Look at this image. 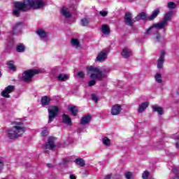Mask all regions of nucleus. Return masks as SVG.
Segmentation results:
<instances>
[{
    "mask_svg": "<svg viewBox=\"0 0 179 179\" xmlns=\"http://www.w3.org/2000/svg\"><path fill=\"white\" fill-rule=\"evenodd\" d=\"M15 9L13 10V16L19 17L20 12H27L29 9H41L45 6L43 0H24L23 2L16 1L14 3Z\"/></svg>",
    "mask_w": 179,
    "mask_h": 179,
    "instance_id": "f257e3e1",
    "label": "nucleus"
},
{
    "mask_svg": "<svg viewBox=\"0 0 179 179\" xmlns=\"http://www.w3.org/2000/svg\"><path fill=\"white\" fill-rule=\"evenodd\" d=\"M87 70L89 72H94L90 76L91 79H96V80H103L104 78H107V75L110 73V69L107 67L99 68L94 66L87 67Z\"/></svg>",
    "mask_w": 179,
    "mask_h": 179,
    "instance_id": "f03ea898",
    "label": "nucleus"
},
{
    "mask_svg": "<svg viewBox=\"0 0 179 179\" xmlns=\"http://www.w3.org/2000/svg\"><path fill=\"white\" fill-rule=\"evenodd\" d=\"M14 124L15 126L8 130L9 139H17V138L22 136L26 131V128H24L22 122H15Z\"/></svg>",
    "mask_w": 179,
    "mask_h": 179,
    "instance_id": "7ed1b4c3",
    "label": "nucleus"
},
{
    "mask_svg": "<svg viewBox=\"0 0 179 179\" xmlns=\"http://www.w3.org/2000/svg\"><path fill=\"white\" fill-rule=\"evenodd\" d=\"M43 72L44 71L41 69H29V70L25 71L23 73L22 79V80H24V82H30V80L33 79V76H34V75H38V73H43Z\"/></svg>",
    "mask_w": 179,
    "mask_h": 179,
    "instance_id": "20e7f679",
    "label": "nucleus"
},
{
    "mask_svg": "<svg viewBox=\"0 0 179 179\" xmlns=\"http://www.w3.org/2000/svg\"><path fill=\"white\" fill-rule=\"evenodd\" d=\"M164 26H162L160 22L154 24L152 27H150L146 31V34H156V41H160V35H159V30H162L164 29Z\"/></svg>",
    "mask_w": 179,
    "mask_h": 179,
    "instance_id": "39448f33",
    "label": "nucleus"
},
{
    "mask_svg": "<svg viewBox=\"0 0 179 179\" xmlns=\"http://www.w3.org/2000/svg\"><path fill=\"white\" fill-rule=\"evenodd\" d=\"M48 124H51L52 121L55 119V117L58 115V113L59 112V108L58 106H50L48 108Z\"/></svg>",
    "mask_w": 179,
    "mask_h": 179,
    "instance_id": "423d86ee",
    "label": "nucleus"
},
{
    "mask_svg": "<svg viewBox=\"0 0 179 179\" xmlns=\"http://www.w3.org/2000/svg\"><path fill=\"white\" fill-rule=\"evenodd\" d=\"M60 13L65 19H71L73 13V8L69 6H64L60 9Z\"/></svg>",
    "mask_w": 179,
    "mask_h": 179,
    "instance_id": "0eeeda50",
    "label": "nucleus"
},
{
    "mask_svg": "<svg viewBox=\"0 0 179 179\" xmlns=\"http://www.w3.org/2000/svg\"><path fill=\"white\" fill-rule=\"evenodd\" d=\"M108 52H110V49L106 48L103 49L102 51H101L96 58V61H98V62H103L107 59V56L108 55Z\"/></svg>",
    "mask_w": 179,
    "mask_h": 179,
    "instance_id": "6e6552de",
    "label": "nucleus"
},
{
    "mask_svg": "<svg viewBox=\"0 0 179 179\" xmlns=\"http://www.w3.org/2000/svg\"><path fill=\"white\" fill-rule=\"evenodd\" d=\"M136 22L135 18H132V14L131 13H126L124 15V23L127 26H130L132 27L134 24Z\"/></svg>",
    "mask_w": 179,
    "mask_h": 179,
    "instance_id": "1a4fd4ad",
    "label": "nucleus"
},
{
    "mask_svg": "<svg viewBox=\"0 0 179 179\" xmlns=\"http://www.w3.org/2000/svg\"><path fill=\"white\" fill-rule=\"evenodd\" d=\"M44 149H49V150H54L55 149V137L50 136L48 138Z\"/></svg>",
    "mask_w": 179,
    "mask_h": 179,
    "instance_id": "9d476101",
    "label": "nucleus"
},
{
    "mask_svg": "<svg viewBox=\"0 0 179 179\" xmlns=\"http://www.w3.org/2000/svg\"><path fill=\"white\" fill-rule=\"evenodd\" d=\"M173 17V11H169L165 14V16L164 17V20L160 21L159 22L161 23V26H164L166 27L167 26L169 22L171 20V17Z\"/></svg>",
    "mask_w": 179,
    "mask_h": 179,
    "instance_id": "9b49d317",
    "label": "nucleus"
},
{
    "mask_svg": "<svg viewBox=\"0 0 179 179\" xmlns=\"http://www.w3.org/2000/svg\"><path fill=\"white\" fill-rule=\"evenodd\" d=\"M15 90V86L13 85H8L7 87L5 88V90L1 92V96L3 97H6V99H9L10 97V95H9L10 93H12V92Z\"/></svg>",
    "mask_w": 179,
    "mask_h": 179,
    "instance_id": "f8f14e48",
    "label": "nucleus"
},
{
    "mask_svg": "<svg viewBox=\"0 0 179 179\" xmlns=\"http://www.w3.org/2000/svg\"><path fill=\"white\" fill-rule=\"evenodd\" d=\"M22 29H23V22H20L15 24V25L13 27V34H19L20 31H22Z\"/></svg>",
    "mask_w": 179,
    "mask_h": 179,
    "instance_id": "ddd939ff",
    "label": "nucleus"
},
{
    "mask_svg": "<svg viewBox=\"0 0 179 179\" xmlns=\"http://www.w3.org/2000/svg\"><path fill=\"white\" fill-rule=\"evenodd\" d=\"M164 55H166V52H164V50H162L161 55H159V57L157 62L158 69H163V64H164Z\"/></svg>",
    "mask_w": 179,
    "mask_h": 179,
    "instance_id": "4468645a",
    "label": "nucleus"
},
{
    "mask_svg": "<svg viewBox=\"0 0 179 179\" xmlns=\"http://www.w3.org/2000/svg\"><path fill=\"white\" fill-rule=\"evenodd\" d=\"M63 123L66 125H68L69 127L72 126V120L69 117V116L66 114H63L62 117Z\"/></svg>",
    "mask_w": 179,
    "mask_h": 179,
    "instance_id": "2eb2a0df",
    "label": "nucleus"
},
{
    "mask_svg": "<svg viewBox=\"0 0 179 179\" xmlns=\"http://www.w3.org/2000/svg\"><path fill=\"white\" fill-rule=\"evenodd\" d=\"M122 55L124 58H129L132 56V50L131 49L124 48L122 52Z\"/></svg>",
    "mask_w": 179,
    "mask_h": 179,
    "instance_id": "dca6fc26",
    "label": "nucleus"
},
{
    "mask_svg": "<svg viewBox=\"0 0 179 179\" xmlns=\"http://www.w3.org/2000/svg\"><path fill=\"white\" fill-rule=\"evenodd\" d=\"M121 113V106L120 105H115L112 107L111 114L112 115H118Z\"/></svg>",
    "mask_w": 179,
    "mask_h": 179,
    "instance_id": "f3484780",
    "label": "nucleus"
},
{
    "mask_svg": "<svg viewBox=\"0 0 179 179\" xmlns=\"http://www.w3.org/2000/svg\"><path fill=\"white\" fill-rule=\"evenodd\" d=\"M159 13H160V9L157 8L152 11V15L148 16L147 19L148 20H153V19H156V17H157Z\"/></svg>",
    "mask_w": 179,
    "mask_h": 179,
    "instance_id": "a211bd4d",
    "label": "nucleus"
},
{
    "mask_svg": "<svg viewBox=\"0 0 179 179\" xmlns=\"http://www.w3.org/2000/svg\"><path fill=\"white\" fill-rule=\"evenodd\" d=\"M92 120V116L90 115H85L81 118L80 124L81 125H86V124H89L90 120Z\"/></svg>",
    "mask_w": 179,
    "mask_h": 179,
    "instance_id": "6ab92c4d",
    "label": "nucleus"
},
{
    "mask_svg": "<svg viewBox=\"0 0 179 179\" xmlns=\"http://www.w3.org/2000/svg\"><path fill=\"white\" fill-rule=\"evenodd\" d=\"M57 80H59V82H65L68 80V79H69V76L64 73H60L57 75Z\"/></svg>",
    "mask_w": 179,
    "mask_h": 179,
    "instance_id": "aec40b11",
    "label": "nucleus"
},
{
    "mask_svg": "<svg viewBox=\"0 0 179 179\" xmlns=\"http://www.w3.org/2000/svg\"><path fill=\"white\" fill-rule=\"evenodd\" d=\"M101 32L105 36H108L110 35V27L107 24H103L101 27Z\"/></svg>",
    "mask_w": 179,
    "mask_h": 179,
    "instance_id": "412c9836",
    "label": "nucleus"
},
{
    "mask_svg": "<svg viewBox=\"0 0 179 179\" xmlns=\"http://www.w3.org/2000/svg\"><path fill=\"white\" fill-rule=\"evenodd\" d=\"M149 107V102H143L138 106V111L139 113H143L145 110H146V108Z\"/></svg>",
    "mask_w": 179,
    "mask_h": 179,
    "instance_id": "4be33fe9",
    "label": "nucleus"
},
{
    "mask_svg": "<svg viewBox=\"0 0 179 179\" xmlns=\"http://www.w3.org/2000/svg\"><path fill=\"white\" fill-rule=\"evenodd\" d=\"M36 34L40 37V38H45L47 37V32L43 29H38L36 31Z\"/></svg>",
    "mask_w": 179,
    "mask_h": 179,
    "instance_id": "5701e85b",
    "label": "nucleus"
},
{
    "mask_svg": "<svg viewBox=\"0 0 179 179\" xmlns=\"http://www.w3.org/2000/svg\"><path fill=\"white\" fill-rule=\"evenodd\" d=\"M152 109L155 113H157L159 115H163V108L157 106V105H154L152 106Z\"/></svg>",
    "mask_w": 179,
    "mask_h": 179,
    "instance_id": "b1692460",
    "label": "nucleus"
},
{
    "mask_svg": "<svg viewBox=\"0 0 179 179\" xmlns=\"http://www.w3.org/2000/svg\"><path fill=\"white\" fill-rule=\"evenodd\" d=\"M71 44L74 48H80V42L76 38H72Z\"/></svg>",
    "mask_w": 179,
    "mask_h": 179,
    "instance_id": "393cba45",
    "label": "nucleus"
},
{
    "mask_svg": "<svg viewBox=\"0 0 179 179\" xmlns=\"http://www.w3.org/2000/svg\"><path fill=\"white\" fill-rule=\"evenodd\" d=\"M8 68L10 71H13V72L16 71V66H15V62L8 61L7 62Z\"/></svg>",
    "mask_w": 179,
    "mask_h": 179,
    "instance_id": "a878e982",
    "label": "nucleus"
},
{
    "mask_svg": "<svg viewBox=\"0 0 179 179\" xmlns=\"http://www.w3.org/2000/svg\"><path fill=\"white\" fill-rule=\"evenodd\" d=\"M68 109L73 117H76V115H78V108L76 106H69Z\"/></svg>",
    "mask_w": 179,
    "mask_h": 179,
    "instance_id": "bb28decb",
    "label": "nucleus"
},
{
    "mask_svg": "<svg viewBox=\"0 0 179 179\" xmlns=\"http://www.w3.org/2000/svg\"><path fill=\"white\" fill-rule=\"evenodd\" d=\"M50 99L47 96H43L41 99L42 106H48L50 104Z\"/></svg>",
    "mask_w": 179,
    "mask_h": 179,
    "instance_id": "cd10ccee",
    "label": "nucleus"
},
{
    "mask_svg": "<svg viewBox=\"0 0 179 179\" xmlns=\"http://www.w3.org/2000/svg\"><path fill=\"white\" fill-rule=\"evenodd\" d=\"M146 17H148L146 16V14L145 13H141L135 17L136 22H138V20H145Z\"/></svg>",
    "mask_w": 179,
    "mask_h": 179,
    "instance_id": "c85d7f7f",
    "label": "nucleus"
},
{
    "mask_svg": "<svg viewBox=\"0 0 179 179\" xmlns=\"http://www.w3.org/2000/svg\"><path fill=\"white\" fill-rule=\"evenodd\" d=\"M26 48H24V45L23 43H20L16 47L17 52H24Z\"/></svg>",
    "mask_w": 179,
    "mask_h": 179,
    "instance_id": "c756f323",
    "label": "nucleus"
},
{
    "mask_svg": "<svg viewBox=\"0 0 179 179\" xmlns=\"http://www.w3.org/2000/svg\"><path fill=\"white\" fill-rule=\"evenodd\" d=\"M76 164H78V166H80V167H85V160L83 159L80 158V159H76L75 160Z\"/></svg>",
    "mask_w": 179,
    "mask_h": 179,
    "instance_id": "7c9ffc66",
    "label": "nucleus"
},
{
    "mask_svg": "<svg viewBox=\"0 0 179 179\" xmlns=\"http://www.w3.org/2000/svg\"><path fill=\"white\" fill-rule=\"evenodd\" d=\"M13 46V38H10L7 40L6 47L7 48H12Z\"/></svg>",
    "mask_w": 179,
    "mask_h": 179,
    "instance_id": "2f4dec72",
    "label": "nucleus"
},
{
    "mask_svg": "<svg viewBox=\"0 0 179 179\" xmlns=\"http://www.w3.org/2000/svg\"><path fill=\"white\" fill-rule=\"evenodd\" d=\"M172 138L173 139H175V141H178L176 143V149H179V136L177 134H173Z\"/></svg>",
    "mask_w": 179,
    "mask_h": 179,
    "instance_id": "473e14b6",
    "label": "nucleus"
},
{
    "mask_svg": "<svg viewBox=\"0 0 179 179\" xmlns=\"http://www.w3.org/2000/svg\"><path fill=\"white\" fill-rule=\"evenodd\" d=\"M103 143L106 146H110V145L111 144V141L109 139L108 137H104L103 139Z\"/></svg>",
    "mask_w": 179,
    "mask_h": 179,
    "instance_id": "72a5a7b5",
    "label": "nucleus"
},
{
    "mask_svg": "<svg viewBox=\"0 0 179 179\" xmlns=\"http://www.w3.org/2000/svg\"><path fill=\"white\" fill-rule=\"evenodd\" d=\"M167 8H169V9H176V8H177V6L175 4L174 2L170 1L167 4Z\"/></svg>",
    "mask_w": 179,
    "mask_h": 179,
    "instance_id": "f704fd0d",
    "label": "nucleus"
},
{
    "mask_svg": "<svg viewBox=\"0 0 179 179\" xmlns=\"http://www.w3.org/2000/svg\"><path fill=\"white\" fill-rule=\"evenodd\" d=\"M82 26H87L89 24V20L87 18H83L81 20Z\"/></svg>",
    "mask_w": 179,
    "mask_h": 179,
    "instance_id": "c9c22d12",
    "label": "nucleus"
},
{
    "mask_svg": "<svg viewBox=\"0 0 179 179\" xmlns=\"http://www.w3.org/2000/svg\"><path fill=\"white\" fill-rule=\"evenodd\" d=\"M155 80L158 83H162V75L157 73L155 75Z\"/></svg>",
    "mask_w": 179,
    "mask_h": 179,
    "instance_id": "e433bc0d",
    "label": "nucleus"
},
{
    "mask_svg": "<svg viewBox=\"0 0 179 179\" xmlns=\"http://www.w3.org/2000/svg\"><path fill=\"white\" fill-rule=\"evenodd\" d=\"M143 179H149V171H145L142 174Z\"/></svg>",
    "mask_w": 179,
    "mask_h": 179,
    "instance_id": "4c0bfd02",
    "label": "nucleus"
},
{
    "mask_svg": "<svg viewBox=\"0 0 179 179\" xmlns=\"http://www.w3.org/2000/svg\"><path fill=\"white\" fill-rule=\"evenodd\" d=\"M41 135L43 136H47V135H48V130L47 129L46 127L43 128L41 131Z\"/></svg>",
    "mask_w": 179,
    "mask_h": 179,
    "instance_id": "58836bf2",
    "label": "nucleus"
},
{
    "mask_svg": "<svg viewBox=\"0 0 179 179\" xmlns=\"http://www.w3.org/2000/svg\"><path fill=\"white\" fill-rule=\"evenodd\" d=\"M91 96H92V100H93V101H94L95 103H97V101H99V97H97L96 94H92Z\"/></svg>",
    "mask_w": 179,
    "mask_h": 179,
    "instance_id": "ea45409f",
    "label": "nucleus"
},
{
    "mask_svg": "<svg viewBox=\"0 0 179 179\" xmlns=\"http://www.w3.org/2000/svg\"><path fill=\"white\" fill-rule=\"evenodd\" d=\"M99 15L101 16H103V17H106V16H107V15H108V12L106 11V10H102L99 12Z\"/></svg>",
    "mask_w": 179,
    "mask_h": 179,
    "instance_id": "a19ab883",
    "label": "nucleus"
},
{
    "mask_svg": "<svg viewBox=\"0 0 179 179\" xmlns=\"http://www.w3.org/2000/svg\"><path fill=\"white\" fill-rule=\"evenodd\" d=\"M125 178L127 179H131L132 178V173L131 172H127L124 173Z\"/></svg>",
    "mask_w": 179,
    "mask_h": 179,
    "instance_id": "79ce46f5",
    "label": "nucleus"
},
{
    "mask_svg": "<svg viewBox=\"0 0 179 179\" xmlns=\"http://www.w3.org/2000/svg\"><path fill=\"white\" fill-rule=\"evenodd\" d=\"M96 85V80H91L89 83H88V85L89 86H94Z\"/></svg>",
    "mask_w": 179,
    "mask_h": 179,
    "instance_id": "37998d69",
    "label": "nucleus"
},
{
    "mask_svg": "<svg viewBox=\"0 0 179 179\" xmlns=\"http://www.w3.org/2000/svg\"><path fill=\"white\" fill-rule=\"evenodd\" d=\"M78 76L79 78H85V73H83V71H79L78 73Z\"/></svg>",
    "mask_w": 179,
    "mask_h": 179,
    "instance_id": "c03bdc74",
    "label": "nucleus"
},
{
    "mask_svg": "<svg viewBox=\"0 0 179 179\" xmlns=\"http://www.w3.org/2000/svg\"><path fill=\"white\" fill-rule=\"evenodd\" d=\"M47 167H48V169H52V167H54V165H52V164H47Z\"/></svg>",
    "mask_w": 179,
    "mask_h": 179,
    "instance_id": "a18cd8bd",
    "label": "nucleus"
},
{
    "mask_svg": "<svg viewBox=\"0 0 179 179\" xmlns=\"http://www.w3.org/2000/svg\"><path fill=\"white\" fill-rule=\"evenodd\" d=\"M2 167H3V163L0 160V171H2Z\"/></svg>",
    "mask_w": 179,
    "mask_h": 179,
    "instance_id": "49530a36",
    "label": "nucleus"
},
{
    "mask_svg": "<svg viewBox=\"0 0 179 179\" xmlns=\"http://www.w3.org/2000/svg\"><path fill=\"white\" fill-rule=\"evenodd\" d=\"M113 179H121V176L120 175H116L113 177Z\"/></svg>",
    "mask_w": 179,
    "mask_h": 179,
    "instance_id": "de8ad7c7",
    "label": "nucleus"
},
{
    "mask_svg": "<svg viewBox=\"0 0 179 179\" xmlns=\"http://www.w3.org/2000/svg\"><path fill=\"white\" fill-rule=\"evenodd\" d=\"M66 163H68V159L64 158V159H63V164H66Z\"/></svg>",
    "mask_w": 179,
    "mask_h": 179,
    "instance_id": "09e8293b",
    "label": "nucleus"
},
{
    "mask_svg": "<svg viewBox=\"0 0 179 179\" xmlns=\"http://www.w3.org/2000/svg\"><path fill=\"white\" fill-rule=\"evenodd\" d=\"M70 179H76V176L74 175H70Z\"/></svg>",
    "mask_w": 179,
    "mask_h": 179,
    "instance_id": "8fccbe9b",
    "label": "nucleus"
},
{
    "mask_svg": "<svg viewBox=\"0 0 179 179\" xmlns=\"http://www.w3.org/2000/svg\"><path fill=\"white\" fill-rule=\"evenodd\" d=\"M2 76V73L0 71V78Z\"/></svg>",
    "mask_w": 179,
    "mask_h": 179,
    "instance_id": "3c124183",
    "label": "nucleus"
},
{
    "mask_svg": "<svg viewBox=\"0 0 179 179\" xmlns=\"http://www.w3.org/2000/svg\"><path fill=\"white\" fill-rule=\"evenodd\" d=\"M130 1H134V0H130Z\"/></svg>",
    "mask_w": 179,
    "mask_h": 179,
    "instance_id": "603ef678",
    "label": "nucleus"
}]
</instances>
